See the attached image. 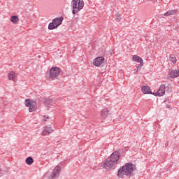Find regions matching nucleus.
I'll use <instances>...</instances> for the list:
<instances>
[{
	"label": "nucleus",
	"instance_id": "obj_1",
	"mask_svg": "<svg viewBox=\"0 0 179 179\" xmlns=\"http://www.w3.org/2000/svg\"><path fill=\"white\" fill-rule=\"evenodd\" d=\"M120 156V152H113L103 162V169H104V170L106 171H111V170H114V169H115L117 166V164H118Z\"/></svg>",
	"mask_w": 179,
	"mask_h": 179
},
{
	"label": "nucleus",
	"instance_id": "obj_2",
	"mask_svg": "<svg viewBox=\"0 0 179 179\" xmlns=\"http://www.w3.org/2000/svg\"><path fill=\"white\" fill-rule=\"evenodd\" d=\"M136 170L135 164L127 163L124 166L120 167L117 173L118 178H124V177H130L134 176V172Z\"/></svg>",
	"mask_w": 179,
	"mask_h": 179
},
{
	"label": "nucleus",
	"instance_id": "obj_3",
	"mask_svg": "<svg viewBox=\"0 0 179 179\" xmlns=\"http://www.w3.org/2000/svg\"><path fill=\"white\" fill-rule=\"evenodd\" d=\"M73 15H76L83 9L85 7V1L83 0H72Z\"/></svg>",
	"mask_w": 179,
	"mask_h": 179
},
{
	"label": "nucleus",
	"instance_id": "obj_4",
	"mask_svg": "<svg viewBox=\"0 0 179 179\" xmlns=\"http://www.w3.org/2000/svg\"><path fill=\"white\" fill-rule=\"evenodd\" d=\"M59 171H61V166H57L52 171H48L44 174L45 178L47 179H57L59 176Z\"/></svg>",
	"mask_w": 179,
	"mask_h": 179
},
{
	"label": "nucleus",
	"instance_id": "obj_5",
	"mask_svg": "<svg viewBox=\"0 0 179 179\" xmlns=\"http://www.w3.org/2000/svg\"><path fill=\"white\" fill-rule=\"evenodd\" d=\"M61 73V69L59 67H52L49 70V78L52 80H55V79H58V76H59Z\"/></svg>",
	"mask_w": 179,
	"mask_h": 179
},
{
	"label": "nucleus",
	"instance_id": "obj_6",
	"mask_svg": "<svg viewBox=\"0 0 179 179\" xmlns=\"http://www.w3.org/2000/svg\"><path fill=\"white\" fill-rule=\"evenodd\" d=\"M62 20H64V18L62 17L53 19L52 22H50L48 25L49 30H54L55 29H57L58 26H60V24H62Z\"/></svg>",
	"mask_w": 179,
	"mask_h": 179
},
{
	"label": "nucleus",
	"instance_id": "obj_7",
	"mask_svg": "<svg viewBox=\"0 0 179 179\" xmlns=\"http://www.w3.org/2000/svg\"><path fill=\"white\" fill-rule=\"evenodd\" d=\"M24 104L28 107L29 113H33L37 110V103L31 99H26Z\"/></svg>",
	"mask_w": 179,
	"mask_h": 179
},
{
	"label": "nucleus",
	"instance_id": "obj_8",
	"mask_svg": "<svg viewBox=\"0 0 179 179\" xmlns=\"http://www.w3.org/2000/svg\"><path fill=\"white\" fill-rule=\"evenodd\" d=\"M105 62H106V58L103 56H99L93 59L92 65L96 68H100V66L104 65Z\"/></svg>",
	"mask_w": 179,
	"mask_h": 179
},
{
	"label": "nucleus",
	"instance_id": "obj_9",
	"mask_svg": "<svg viewBox=\"0 0 179 179\" xmlns=\"http://www.w3.org/2000/svg\"><path fill=\"white\" fill-rule=\"evenodd\" d=\"M131 60L133 61V62H137V64H139L136 66L137 69H141V68L143 66V59H142L141 57L134 55L132 56Z\"/></svg>",
	"mask_w": 179,
	"mask_h": 179
},
{
	"label": "nucleus",
	"instance_id": "obj_10",
	"mask_svg": "<svg viewBox=\"0 0 179 179\" xmlns=\"http://www.w3.org/2000/svg\"><path fill=\"white\" fill-rule=\"evenodd\" d=\"M7 79L10 82H16L17 80V73L15 71H10L7 73Z\"/></svg>",
	"mask_w": 179,
	"mask_h": 179
},
{
	"label": "nucleus",
	"instance_id": "obj_11",
	"mask_svg": "<svg viewBox=\"0 0 179 179\" xmlns=\"http://www.w3.org/2000/svg\"><path fill=\"white\" fill-rule=\"evenodd\" d=\"M54 132V129H52V127L50 125L45 126L41 131L42 136H48L50 134Z\"/></svg>",
	"mask_w": 179,
	"mask_h": 179
},
{
	"label": "nucleus",
	"instance_id": "obj_12",
	"mask_svg": "<svg viewBox=\"0 0 179 179\" xmlns=\"http://www.w3.org/2000/svg\"><path fill=\"white\" fill-rule=\"evenodd\" d=\"M108 115H111V108H103L101 110V117L102 120H106Z\"/></svg>",
	"mask_w": 179,
	"mask_h": 179
},
{
	"label": "nucleus",
	"instance_id": "obj_13",
	"mask_svg": "<svg viewBox=\"0 0 179 179\" xmlns=\"http://www.w3.org/2000/svg\"><path fill=\"white\" fill-rule=\"evenodd\" d=\"M165 93H166V85L162 84L160 85L159 90L157 92H155V96L162 97V96H164Z\"/></svg>",
	"mask_w": 179,
	"mask_h": 179
},
{
	"label": "nucleus",
	"instance_id": "obj_14",
	"mask_svg": "<svg viewBox=\"0 0 179 179\" xmlns=\"http://www.w3.org/2000/svg\"><path fill=\"white\" fill-rule=\"evenodd\" d=\"M141 91L143 94H152V91L150 90V87L148 86H143L141 87Z\"/></svg>",
	"mask_w": 179,
	"mask_h": 179
},
{
	"label": "nucleus",
	"instance_id": "obj_15",
	"mask_svg": "<svg viewBox=\"0 0 179 179\" xmlns=\"http://www.w3.org/2000/svg\"><path fill=\"white\" fill-rule=\"evenodd\" d=\"M10 21L13 24H17L19 23V17L17 15H13L10 17Z\"/></svg>",
	"mask_w": 179,
	"mask_h": 179
},
{
	"label": "nucleus",
	"instance_id": "obj_16",
	"mask_svg": "<svg viewBox=\"0 0 179 179\" xmlns=\"http://www.w3.org/2000/svg\"><path fill=\"white\" fill-rule=\"evenodd\" d=\"M25 163L28 165V166H31L32 163H34V159H33V157H29L28 158H27L25 159Z\"/></svg>",
	"mask_w": 179,
	"mask_h": 179
},
{
	"label": "nucleus",
	"instance_id": "obj_17",
	"mask_svg": "<svg viewBox=\"0 0 179 179\" xmlns=\"http://www.w3.org/2000/svg\"><path fill=\"white\" fill-rule=\"evenodd\" d=\"M171 15H176V11L171 10L164 14V16H171Z\"/></svg>",
	"mask_w": 179,
	"mask_h": 179
},
{
	"label": "nucleus",
	"instance_id": "obj_18",
	"mask_svg": "<svg viewBox=\"0 0 179 179\" xmlns=\"http://www.w3.org/2000/svg\"><path fill=\"white\" fill-rule=\"evenodd\" d=\"M170 61H171L173 64H176L177 62V57L172 56L170 57Z\"/></svg>",
	"mask_w": 179,
	"mask_h": 179
},
{
	"label": "nucleus",
	"instance_id": "obj_19",
	"mask_svg": "<svg viewBox=\"0 0 179 179\" xmlns=\"http://www.w3.org/2000/svg\"><path fill=\"white\" fill-rule=\"evenodd\" d=\"M115 20H116V22H121V15H120V14H116L115 15Z\"/></svg>",
	"mask_w": 179,
	"mask_h": 179
},
{
	"label": "nucleus",
	"instance_id": "obj_20",
	"mask_svg": "<svg viewBox=\"0 0 179 179\" xmlns=\"http://www.w3.org/2000/svg\"><path fill=\"white\" fill-rule=\"evenodd\" d=\"M48 120H50V117H44L43 121H48Z\"/></svg>",
	"mask_w": 179,
	"mask_h": 179
},
{
	"label": "nucleus",
	"instance_id": "obj_21",
	"mask_svg": "<svg viewBox=\"0 0 179 179\" xmlns=\"http://www.w3.org/2000/svg\"><path fill=\"white\" fill-rule=\"evenodd\" d=\"M0 172H1V169H0Z\"/></svg>",
	"mask_w": 179,
	"mask_h": 179
}]
</instances>
